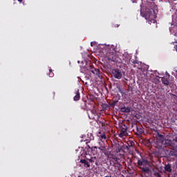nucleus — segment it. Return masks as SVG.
Wrapping results in <instances>:
<instances>
[{"label": "nucleus", "instance_id": "1", "mask_svg": "<svg viewBox=\"0 0 177 177\" xmlns=\"http://www.w3.org/2000/svg\"><path fill=\"white\" fill-rule=\"evenodd\" d=\"M137 165L140 169H142V172H145V174H149L150 172V162L143 158L141 159H138Z\"/></svg>", "mask_w": 177, "mask_h": 177}, {"label": "nucleus", "instance_id": "2", "mask_svg": "<svg viewBox=\"0 0 177 177\" xmlns=\"http://www.w3.org/2000/svg\"><path fill=\"white\" fill-rule=\"evenodd\" d=\"M106 56L108 60H111V62H114L115 63H118V62L120 60V57H118V55H117V52L114 48L112 50H109L106 54Z\"/></svg>", "mask_w": 177, "mask_h": 177}, {"label": "nucleus", "instance_id": "3", "mask_svg": "<svg viewBox=\"0 0 177 177\" xmlns=\"http://www.w3.org/2000/svg\"><path fill=\"white\" fill-rule=\"evenodd\" d=\"M140 15L142 16V17H145V19L147 20V19H150L151 17H155V15H156V11H153V10L146 8L141 10Z\"/></svg>", "mask_w": 177, "mask_h": 177}, {"label": "nucleus", "instance_id": "4", "mask_svg": "<svg viewBox=\"0 0 177 177\" xmlns=\"http://www.w3.org/2000/svg\"><path fill=\"white\" fill-rule=\"evenodd\" d=\"M172 23L169 31L173 35L177 37V15H172Z\"/></svg>", "mask_w": 177, "mask_h": 177}, {"label": "nucleus", "instance_id": "5", "mask_svg": "<svg viewBox=\"0 0 177 177\" xmlns=\"http://www.w3.org/2000/svg\"><path fill=\"white\" fill-rule=\"evenodd\" d=\"M162 145L167 147L168 146H171V147H174L175 146V142H177L176 139L169 140V139H163L162 140Z\"/></svg>", "mask_w": 177, "mask_h": 177}, {"label": "nucleus", "instance_id": "6", "mask_svg": "<svg viewBox=\"0 0 177 177\" xmlns=\"http://www.w3.org/2000/svg\"><path fill=\"white\" fill-rule=\"evenodd\" d=\"M112 75L116 80H121L122 78V71L120 68H114L112 70Z\"/></svg>", "mask_w": 177, "mask_h": 177}, {"label": "nucleus", "instance_id": "7", "mask_svg": "<svg viewBox=\"0 0 177 177\" xmlns=\"http://www.w3.org/2000/svg\"><path fill=\"white\" fill-rule=\"evenodd\" d=\"M123 146L124 144L118 141H116L113 144V150L115 151V153H121Z\"/></svg>", "mask_w": 177, "mask_h": 177}, {"label": "nucleus", "instance_id": "8", "mask_svg": "<svg viewBox=\"0 0 177 177\" xmlns=\"http://www.w3.org/2000/svg\"><path fill=\"white\" fill-rule=\"evenodd\" d=\"M120 128L121 131L120 133H119V138H124V136H127V135H128V133L127 132V131H128V127H127V125L121 124Z\"/></svg>", "mask_w": 177, "mask_h": 177}, {"label": "nucleus", "instance_id": "9", "mask_svg": "<svg viewBox=\"0 0 177 177\" xmlns=\"http://www.w3.org/2000/svg\"><path fill=\"white\" fill-rule=\"evenodd\" d=\"M88 70L91 71V73H92V74L94 75H97L98 77L102 79V73H100V70L99 68H95L93 66H90L88 67Z\"/></svg>", "mask_w": 177, "mask_h": 177}, {"label": "nucleus", "instance_id": "10", "mask_svg": "<svg viewBox=\"0 0 177 177\" xmlns=\"http://www.w3.org/2000/svg\"><path fill=\"white\" fill-rule=\"evenodd\" d=\"M90 113H88V118H90V120H95V121L99 120V115L96 113V111L91 110Z\"/></svg>", "mask_w": 177, "mask_h": 177}, {"label": "nucleus", "instance_id": "11", "mask_svg": "<svg viewBox=\"0 0 177 177\" xmlns=\"http://www.w3.org/2000/svg\"><path fill=\"white\" fill-rule=\"evenodd\" d=\"M113 160H115V162H111V165H112V167H114L115 171V169H121V168H122V166L120 162L117 161V158H113Z\"/></svg>", "mask_w": 177, "mask_h": 177}, {"label": "nucleus", "instance_id": "12", "mask_svg": "<svg viewBox=\"0 0 177 177\" xmlns=\"http://www.w3.org/2000/svg\"><path fill=\"white\" fill-rule=\"evenodd\" d=\"M169 156L177 158V146L173 147V149L169 152Z\"/></svg>", "mask_w": 177, "mask_h": 177}, {"label": "nucleus", "instance_id": "13", "mask_svg": "<svg viewBox=\"0 0 177 177\" xmlns=\"http://www.w3.org/2000/svg\"><path fill=\"white\" fill-rule=\"evenodd\" d=\"M81 99L80 93V90L79 89H75V96L73 97V100L77 102V100H80Z\"/></svg>", "mask_w": 177, "mask_h": 177}, {"label": "nucleus", "instance_id": "14", "mask_svg": "<svg viewBox=\"0 0 177 177\" xmlns=\"http://www.w3.org/2000/svg\"><path fill=\"white\" fill-rule=\"evenodd\" d=\"M156 19H157V15H155V17H152L150 19H147V20L149 24H156V23H157V21L156 20Z\"/></svg>", "mask_w": 177, "mask_h": 177}, {"label": "nucleus", "instance_id": "15", "mask_svg": "<svg viewBox=\"0 0 177 177\" xmlns=\"http://www.w3.org/2000/svg\"><path fill=\"white\" fill-rule=\"evenodd\" d=\"M120 111H122V113H131V111H132V108L129 106H123L120 109Z\"/></svg>", "mask_w": 177, "mask_h": 177}, {"label": "nucleus", "instance_id": "16", "mask_svg": "<svg viewBox=\"0 0 177 177\" xmlns=\"http://www.w3.org/2000/svg\"><path fill=\"white\" fill-rule=\"evenodd\" d=\"M80 162L81 164L84 165V168H90L91 167L89 162H88L86 159H81Z\"/></svg>", "mask_w": 177, "mask_h": 177}, {"label": "nucleus", "instance_id": "17", "mask_svg": "<svg viewBox=\"0 0 177 177\" xmlns=\"http://www.w3.org/2000/svg\"><path fill=\"white\" fill-rule=\"evenodd\" d=\"M144 132H145V130H143V129L142 127H137V132L136 133V135H137V136H138V138H140V136Z\"/></svg>", "mask_w": 177, "mask_h": 177}, {"label": "nucleus", "instance_id": "18", "mask_svg": "<svg viewBox=\"0 0 177 177\" xmlns=\"http://www.w3.org/2000/svg\"><path fill=\"white\" fill-rule=\"evenodd\" d=\"M88 138L84 140V142H86V145H88V143H91L93 140H95V137L92 134H88Z\"/></svg>", "mask_w": 177, "mask_h": 177}, {"label": "nucleus", "instance_id": "19", "mask_svg": "<svg viewBox=\"0 0 177 177\" xmlns=\"http://www.w3.org/2000/svg\"><path fill=\"white\" fill-rule=\"evenodd\" d=\"M148 8H149L150 10L156 11V3L155 2H149L148 3Z\"/></svg>", "mask_w": 177, "mask_h": 177}, {"label": "nucleus", "instance_id": "20", "mask_svg": "<svg viewBox=\"0 0 177 177\" xmlns=\"http://www.w3.org/2000/svg\"><path fill=\"white\" fill-rule=\"evenodd\" d=\"M161 80L164 85H165L166 86H168V85H169V77H163Z\"/></svg>", "mask_w": 177, "mask_h": 177}, {"label": "nucleus", "instance_id": "21", "mask_svg": "<svg viewBox=\"0 0 177 177\" xmlns=\"http://www.w3.org/2000/svg\"><path fill=\"white\" fill-rule=\"evenodd\" d=\"M100 139L102 142H104L106 139H107V136H106V133H103L102 135L100 136Z\"/></svg>", "mask_w": 177, "mask_h": 177}, {"label": "nucleus", "instance_id": "22", "mask_svg": "<svg viewBox=\"0 0 177 177\" xmlns=\"http://www.w3.org/2000/svg\"><path fill=\"white\" fill-rule=\"evenodd\" d=\"M165 170L167 171V172H172V169H171V165L168 164L165 165Z\"/></svg>", "mask_w": 177, "mask_h": 177}, {"label": "nucleus", "instance_id": "23", "mask_svg": "<svg viewBox=\"0 0 177 177\" xmlns=\"http://www.w3.org/2000/svg\"><path fill=\"white\" fill-rule=\"evenodd\" d=\"M87 146L88 147V149H90L91 151H93V153H97V147H91V146H89L88 145H87Z\"/></svg>", "mask_w": 177, "mask_h": 177}, {"label": "nucleus", "instance_id": "24", "mask_svg": "<svg viewBox=\"0 0 177 177\" xmlns=\"http://www.w3.org/2000/svg\"><path fill=\"white\" fill-rule=\"evenodd\" d=\"M152 177H161V174L157 171H155L153 174Z\"/></svg>", "mask_w": 177, "mask_h": 177}, {"label": "nucleus", "instance_id": "25", "mask_svg": "<svg viewBox=\"0 0 177 177\" xmlns=\"http://www.w3.org/2000/svg\"><path fill=\"white\" fill-rule=\"evenodd\" d=\"M158 138L160 139L161 142L165 138L164 135L160 134V133H158Z\"/></svg>", "mask_w": 177, "mask_h": 177}, {"label": "nucleus", "instance_id": "26", "mask_svg": "<svg viewBox=\"0 0 177 177\" xmlns=\"http://www.w3.org/2000/svg\"><path fill=\"white\" fill-rule=\"evenodd\" d=\"M49 77H50V78H53V77H55V73H53L51 68L49 69Z\"/></svg>", "mask_w": 177, "mask_h": 177}, {"label": "nucleus", "instance_id": "27", "mask_svg": "<svg viewBox=\"0 0 177 177\" xmlns=\"http://www.w3.org/2000/svg\"><path fill=\"white\" fill-rule=\"evenodd\" d=\"M118 101H113L111 104H110V106L111 107H115V104H117Z\"/></svg>", "mask_w": 177, "mask_h": 177}, {"label": "nucleus", "instance_id": "28", "mask_svg": "<svg viewBox=\"0 0 177 177\" xmlns=\"http://www.w3.org/2000/svg\"><path fill=\"white\" fill-rule=\"evenodd\" d=\"M87 160L89 162H95V160H93V158H91L90 159H87Z\"/></svg>", "mask_w": 177, "mask_h": 177}, {"label": "nucleus", "instance_id": "29", "mask_svg": "<svg viewBox=\"0 0 177 177\" xmlns=\"http://www.w3.org/2000/svg\"><path fill=\"white\" fill-rule=\"evenodd\" d=\"M132 63H133V64H139V61H138V60H133V62H132Z\"/></svg>", "mask_w": 177, "mask_h": 177}, {"label": "nucleus", "instance_id": "30", "mask_svg": "<svg viewBox=\"0 0 177 177\" xmlns=\"http://www.w3.org/2000/svg\"><path fill=\"white\" fill-rule=\"evenodd\" d=\"M104 149V147H98V150H100V151H103Z\"/></svg>", "mask_w": 177, "mask_h": 177}, {"label": "nucleus", "instance_id": "31", "mask_svg": "<svg viewBox=\"0 0 177 177\" xmlns=\"http://www.w3.org/2000/svg\"><path fill=\"white\" fill-rule=\"evenodd\" d=\"M95 42H93V41L91 42V46H93V45H95Z\"/></svg>", "mask_w": 177, "mask_h": 177}, {"label": "nucleus", "instance_id": "32", "mask_svg": "<svg viewBox=\"0 0 177 177\" xmlns=\"http://www.w3.org/2000/svg\"><path fill=\"white\" fill-rule=\"evenodd\" d=\"M130 147H133V142H131Z\"/></svg>", "mask_w": 177, "mask_h": 177}, {"label": "nucleus", "instance_id": "33", "mask_svg": "<svg viewBox=\"0 0 177 177\" xmlns=\"http://www.w3.org/2000/svg\"><path fill=\"white\" fill-rule=\"evenodd\" d=\"M133 3H135V2H136V0H131Z\"/></svg>", "mask_w": 177, "mask_h": 177}, {"label": "nucleus", "instance_id": "34", "mask_svg": "<svg viewBox=\"0 0 177 177\" xmlns=\"http://www.w3.org/2000/svg\"><path fill=\"white\" fill-rule=\"evenodd\" d=\"M18 2H23V0H17Z\"/></svg>", "mask_w": 177, "mask_h": 177}, {"label": "nucleus", "instance_id": "35", "mask_svg": "<svg viewBox=\"0 0 177 177\" xmlns=\"http://www.w3.org/2000/svg\"><path fill=\"white\" fill-rule=\"evenodd\" d=\"M104 177H111V176H105Z\"/></svg>", "mask_w": 177, "mask_h": 177}, {"label": "nucleus", "instance_id": "36", "mask_svg": "<svg viewBox=\"0 0 177 177\" xmlns=\"http://www.w3.org/2000/svg\"><path fill=\"white\" fill-rule=\"evenodd\" d=\"M157 78H160V76H157Z\"/></svg>", "mask_w": 177, "mask_h": 177}, {"label": "nucleus", "instance_id": "37", "mask_svg": "<svg viewBox=\"0 0 177 177\" xmlns=\"http://www.w3.org/2000/svg\"><path fill=\"white\" fill-rule=\"evenodd\" d=\"M120 26V25H117V27H119Z\"/></svg>", "mask_w": 177, "mask_h": 177}]
</instances>
